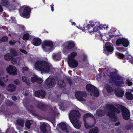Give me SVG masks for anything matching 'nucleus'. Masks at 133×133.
I'll return each mask as SVG.
<instances>
[{
  "mask_svg": "<svg viewBox=\"0 0 133 133\" xmlns=\"http://www.w3.org/2000/svg\"><path fill=\"white\" fill-rule=\"evenodd\" d=\"M42 40L39 38H34L32 40V43L34 46H38L41 44Z\"/></svg>",
  "mask_w": 133,
  "mask_h": 133,
  "instance_id": "nucleus-17",
  "label": "nucleus"
},
{
  "mask_svg": "<svg viewBox=\"0 0 133 133\" xmlns=\"http://www.w3.org/2000/svg\"><path fill=\"white\" fill-rule=\"evenodd\" d=\"M9 3V2L8 0H1L0 2V4L3 6H5L6 8Z\"/></svg>",
  "mask_w": 133,
  "mask_h": 133,
  "instance_id": "nucleus-28",
  "label": "nucleus"
},
{
  "mask_svg": "<svg viewBox=\"0 0 133 133\" xmlns=\"http://www.w3.org/2000/svg\"><path fill=\"white\" fill-rule=\"evenodd\" d=\"M115 54L118 58L123 60L125 59V55H124L118 52L116 53Z\"/></svg>",
  "mask_w": 133,
  "mask_h": 133,
  "instance_id": "nucleus-29",
  "label": "nucleus"
},
{
  "mask_svg": "<svg viewBox=\"0 0 133 133\" xmlns=\"http://www.w3.org/2000/svg\"><path fill=\"white\" fill-rule=\"evenodd\" d=\"M10 61L11 62L12 64H16L17 62V59L13 56L12 57V58Z\"/></svg>",
  "mask_w": 133,
  "mask_h": 133,
  "instance_id": "nucleus-44",
  "label": "nucleus"
},
{
  "mask_svg": "<svg viewBox=\"0 0 133 133\" xmlns=\"http://www.w3.org/2000/svg\"><path fill=\"white\" fill-rule=\"evenodd\" d=\"M84 122V125L85 127L87 129H89L90 128L88 124L86 122V119H85V121H83Z\"/></svg>",
  "mask_w": 133,
  "mask_h": 133,
  "instance_id": "nucleus-49",
  "label": "nucleus"
},
{
  "mask_svg": "<svg viewBox=\"0 0 133 133\" xmlns=\"http://www.w3.org/2000/svg\"><path fill=\"white\" fill-rule=\"evenodd\" d=\"M131 128V126L130 125H127L125 127V129L128 130H129Z\"/></svg>",
  "mask_w": 133,
  "mask_h": 133,
  "instance_id": "nucleus-55",
  "label": "nucleus"
},
{
  "mask_svg": "<svg viewBox=\"0 0 133 133\" xmlns=\"http://www.w3.org/2000/svg\"><path fill=\"white\" fill-rule=\"evenodd\" d=\"M65 83L63 81H58V87L61 88H64L65 86Z\"/></svg>",
  "mask_w": 133,
  "mask_h": 133,
  "instance_id": "nucleus-37",
  "label": "nucleus"
},
{
  "mask_svg": "<svg viewBox=\"0 0 133 133\" xmlns=\"http://www.w3.org/2000/svg\"><path fill=\"white\" fill-rule=\"evenodd\" d=\"M45 83L48 87L51 88L55 87V81L53 78H48L46 80Z\"/></svg>",
  "mask_w": 133,
  "mask_h": 133,
  "instance_id": "nucleus-14",
  "label": "nucleus"
},
{
  "mask_svg": "<svg viewBox=\"0 0 133 133\" xmlns=\"http://www.w3.org/2000/svg\"><path fill=\"white\" fill-rule=\"evenodd\" d=\"M16 88V86L12 84H9L6 87L7 90L10 92H13L15 91Z\"/></svg>",
  "mask_w": 133,
  "mask_h": 133,
  "instance_id": "nucleus-22",
  "label": "nucleus"
},
{
  "mask_svg": "<svg viewBox=\"0 0 133 133\" xmlns=\"http://www.w3.org/2000/svg\"><path fill=\"white\" fill-rule=\"evenodd\" d=\"M83 60L84 62L87 61L88 60L87 59V56L85 54L83 55Z\"/></svg>",
  "mask_w": 133,
  "mask_h": 133,
  "instance_id": "nucleus-48",
  "label": "nucleus"
},
{
  "mask_svg": "<svg viewBox=\"0 0 133 133\" xmlns=\"http://www.w3.org/2000/svg\"><path fill=\"white\" fill-rule=\"evenodd\" d=\"M102 28H104V29H107L108 28V25H103L102 26Z\"/></svg>",
  "mask_w": 133,
  "mask_h": 133,
  "instance_id": "nucleus-56",
  "label": "nucleus"
},
{
  "mask_svg": "<svg viewBox=\"0 0 133 133\" xmlns=\"http://www.w3.org/2000/svg\"><path fill=\"white\" fill-rule=\"evenodd\" d=\"M54 5L53 4H52L51 5H50V6L51 8V10L52 11H53L54 10Z\"/></svg>",
  "mask_w": 133,
  "mask_h": 133,
  "instance_id": "nucleus-58",
  "label": "nucleus"
},
{
  "mask_svg": "<svg viewBox=\"0 0 133 133\" xmlns=\"http://www.w3.org/2000/svg\"><path fill=\"white\" fill-rule=\"evenodd\" d=\"M36 107L39 109L43 111H46L48 108V106L46 104L38 103L36 105Z\"/></svg>",
  "mask_w": 133,
  "mask_h": 133,
  "instance_id": "nucleus-20",
  "label": "nucleus"
},
{
  "mask_svg": "<svg viewBox=\"0 0 133 133\" xmlns=\"http://www.w3.org/2000/svg\"><path fill=\"white\" fill-rule=\"evenodd\" d=\"M20 15L23 17L28 18L30 16L31 10L30 7L26 6L25 8L22 6L19 9Z\"/></svg>",
  "mask_w": 133,
  "mask_h": 133,
  "instance_id": "nucleus-6",
  "label": "nucleus"
},
{
  "mask_svg": "<svg viewBox=\"0 0 133 133\" xmlns=\"http://www.w3.org/2000/svg\"><path fill=\"white\" fill-rule=\"evenodd\" d=\"M87 95L85 93H83L81 91H78L75 93V96L76 98L79 101H83L84 100V97Z\"/></svg>",
  "mask_w": 133,
  "mask_h": 133,
  "instance_id": "nucleus-13",
  "label": "nucleus"
},
{
  "mask_svg": "<svg viewBox=\"0 0 133 133\" xmlns=\"http://www.w3.org/2000/svg\"><path fill=\"white\" fill-rule=\"evenodd\" d=\"M28 111L30 114L34 116H37V115L36 114V112L33 110L28 109Z\"/></svg>",
  "mask_w": 133,
  "mask_h": 133,
  "instance_id": "nucleus-42",
  "label": "nucleus"
},
{
  "mask_svg": "<svg viewBox=\"0 0 133 133\" xmlns=\"http://www.w3.org/2000/svg\"><path fill=\"white\" fill-rule=\"evenodd\" d=\"M58 126L64 132L67 133L69 132V131L68 130L67 126L65 123L63 122L59 123L58 124Z\"/></svg>",
  "mask_w": 133,
  "mask_h": 133,
  "instance_id": "nucleus-21",
  "label": "nucleus"
},
{
  "mask_svg": "<svg viewBox=\"0 0 133 133\" xmlns=\"http://www.w3.org/2000/svg\"><path fill=\"white\" fill-rule=\"evenodd\" d=\"M68 63L69 66L72 68L76 67L78 64L77 61L75 59L68 58Z\"/></svg>",
  "mask_w": 133,
  "mask_h": 133,
  "instance_id": "nucleus-15",
  "label": "nucleus"
},
{
  "mask_svg": "<svg viewBox=\"0 0 133 133\" xmlns=\"http://www.w3.org/2000/svg\"><path fill=\"white\" fill-rule=\"evenodd\" d=\"M31 124L30 123V121L28 120L26 121L25 124V126L28 129L30 128V126Z\"/></svg>",
  "mask_w": 133,
  "mask_h": 133,
  "instance_id": "nucleus-41",
  "label": "nucleus"
},
{
  "mask_svg": "<svg viewBox=\"0 0 133 133\" xmlns=\"http://www.w3.org/2000/svg\"><path fill=\"white\" fill-rule=\"evenodd\" d=\"M20 52L24 54H27L28 53L27 52L23 49H20Z\"/></svg>",
  "mask_w": 133,
  "mask_h": 133,
  "instance_id": "nucleus-52",
  "label": "nucleus"
},
{
  "mask_svg": "<svg viewBox=\"0 0 133 133\" xmlns=\"http://www.w3.org/2000/svg\"><path fill=\"white\" fill-rule=\"evenodd\" d=\"M22 79L23 81L25 82L28 85H30V84L29 83V81L26 77L23 76L22 77Z\"/></svg>",
  "mask_w": 133,
  "mask_h": 133,
  "instance_id": "nucleus-34",
  "label": "nucleus"
},
{
  "mask_svg": "<svg viewBox=\"0 0 133 133\" xmlns=\"http://www.w3.org/2000/svg\"><path fill=\"white\" fill-rule=\"evenodd\" d=\"M15 43V42L14 40H11L9 41V44L10 45H14Z\"/></svg>",
  "mask_w": 133,
  "mask_h": 133,
  "instance_id": "nucleus-50",
  "label": "nucleus"
},
{
  "mask_svg": "<svg viewBox=\"0 0 133 133\" xmlns=\"http://www.w3.org/2000/svg\"><path fill=\"white\" fill-rule=\"evenodd\" d=\"M96 114L97 115L99 116H102L104 115V112L102 110H98L97 111Z\"/></svg>",
  "mask_w": 133,
  "mask_h": 133,
  "instance_id": "nucleus-36",
  "label": "nucleus"
},
{
  "mask_svg": "<svg viewBox=\"0 0 133 133\" xmlns=\"http://www.w3.org/2000/svg\"><path fill=\"white\" fill-rule=\"evenodd\" d=\"M120 108L123 118L125 120H128L130 117L129 111L128 109L123 106L120 105Z\"/></svg>",
  "mask_w": 133,
  "mask_h": 133,
  "instance_id": "nucleus-9",
  "label": "nucleus"
},
{
  "mask_svg": "<svg viewBox=\"0 0 133 133\" xmlns=\"http://www.w3.org/2000/svg\"><path fill=\"white\" fill-rule=\"evenodd\" d=\"M10 52L11 54L14 56H16L17 55V53L15 50L14 49H11L10 50Z\"/></svg>",
  "mask_w": 133,
  "mask_h": 133,
  "instance_id": "nucleus-39",
  "label": "nucleus"
},
{
  "mask_svg": "<svg viewBox=\"0 0 133 133\" xmlns=\"http://www.w3.org/2000/svg\"><path fill=\"white\" fill-rule=\"evenodd\" d=\"M132 58V57L130 55H128L127 57H126V56L125 55V59H126L127 60H129H129L131 58Z\"/></svg>",
  "mask_w": 133,
  "mask_h": 133,
  "instance_id": "nucleus-51",
  "label": "nucleus"
},
{
  "mask_svg": "<svg viewBox=\"0 0 133 133\" xmlns=\"http://www.w3.org/2000/svg\"><path fill=\"white\" fill-rule=\"evenodd\" d=\"M7 72L9 74L13 75H16L17 74V71L16 68L14 66L9 65L6 69Z\"/></svg>",
  "mask_w": 133,
  "mask_h": 133,
  "instance_id": "nucleus-12",
  "label": "nucleus"
},
{
  "mask_svg": "<svg viewBox=\"0 0 133 133\" xmlns=\"http://www.w3.org/2000/svg\"><path fill=\"white\" fill-rule=\"evenodd\" d=\"M99 130L97 127H95L94 128H92L90 130L89 133H98Z\"/></svg>",
  "mask_w": 133,
  "mask_h": 133,
  "instance_id": "nucleus-31",
  "label": "nucleus"
},
{
  "mask_svg": "<svg viewBox=\"0 0 133 133\" xmlns=\"http://www.w3.org/2000/svg\"><path fill=\"white\" fill-rule=\"evenodd\" d=\"M64 46V47L63 49V50L64 49L66 50L71 49L75 47V44L73 41H70L68 42V44L67 45ZM63 51L64 50H63Z\"/></svg>",
  "mask_w": 133,
  "mask_h": 133,
  "instance_id": "nucleus-18",
  "label": "nucleus"
},
{
  "mask_svg": "<svg viewBox=\"0 0 133 133\" xmlns=\"http://www.w3.org/2000/svg\"><path fill=\"white\" fill-rule=\"evenodd\" d=\"M46 95V93L45 91L42 90H39L36 91L35 92V96L38 97L43 98Z\"/></svg>",
  "mask_w": 133,
  "mask_h": 133,
  "instance_id": "nucleus-16",
  "label": "nucleus"
},
{
  "mask_svg": "<svg viewBox=\"0 0 133 133\" xmlns=\"http://www.w3.org/2000/svg\"><path fill=\"white\" fill-rule=\"evenodd\" d=\"M38 84H40L43 82V80L40 77H38L37 80L36 82Z\"/></svg>",
  "mask_w": 133,
  "mask_h": 133,
  "instance_id": "nucleus-46",
  "label": "nucleus"
},
{
  "mask_svg": "<svg viewBox=\"0 0 133 133\" xmlns=\"http://www.w3.org/2000/svg\"><path fill=\"white\" fill-rule=\"evenodd\" d=\"M13 102L11 101H8L7 103L8 105L9 106H11L13 105Z\"/></svg>",
  "mask_w": 133,
  "mask_h": 133,
  "instance_id": "nucleus-54",
  "label": "nucleus"
},
{
  "mask_svg": "<svg viewBox=\"0 0 133 133\" xmlns=\"http://www.w3.org/2000/svg\"><path fill=\"white\" fill-rule=\"evenodd\" d=\"M90 24H85L83 25V27L82 30L83 31H84L85 30H88L90 33H91L93 32H96L98 31V28L100 26V25L99 24L98 25L95 26L94 27V26H95V24L92 22H90Z\"/></svg>",
  "mask_w": 133,
  "mask_h": 133,
  "instance_id": "nucleus-5",
  "label": "nucleus"
},
{
  "mask_svg": "<svg viewBox=\"0 0 133 133\" xmlns=\"http://www.w3.org/2000/svg\"><path fill=\"white\" fill-rule=\"evenodd\" d=\"M86 88L87 91L92 93L90 94L92 95L93 94L95 97H98L99 95V93L97 88L91 84H87L86 86Z\"/></svg>",
  "mask_w": 133,
  "mask_h": 133,
  "instance_id": "nucleus-7",
  "label": "nucleus"
},
{
  "mask_svg": "<svg viewBox=\"0 0 133 133\" xmlns=\"http://www.w3.org/2000/svg\"><path fill=\"white\" fill-rule=\"evenodd\" d=\"M48 127L47 125L45 123L43 124L40 127V130L43 133H48L46 128Z\"/></svg>",
  "mask_w": 133,
  "mask_h": 133,
  "instance_id": "nucleus-25",
  "label": "nucleus"
},
{
  "mask_svg": "<svg viewBox=\"0 0 133 133\" xmlns=\"http://www.w3.org/2000/svg\"><path fill=\"white\" fill-rule=\"evenodd\" d=\"M29 34L28 33H26L23 35V39L24 41H26L29 39Z\"/></svg>",
  "mask_w": 133,
  "mask_h": 133,
  "instance_id": "nucleus-38",
  "label": "nucleus"
},
{
  "mask_svg": "<svg viewBox=\"0 0 133 133\" xmlns=\"http://www.w3.org/2000/svg\"><path fill=\"white\" fill-rule=\"evenodd\" d=\"M42 46L43 49L45 52H49L53 48V44L52 41L46 40L43 42Z\"/></svg>",
  "mask_w": 133,
  "mask_h": 133,
  "instance_id": "nucleus-8",
  "label": "nucleus"
},
{
  "mask_svg": "<svg viewBox=\"0 0 133 133\" xmlns=\"http://www.w3.org/2000/svg\"><path fill=\"white\" fill-rule=\"evenodd\" d=\"M106 89L107 92L109 93H110L112 91V87L109 85L108 86Z\"/></svg>",
  "mask_w": 133,
  "mask_h": 133,
  "instance_id": "nucleus-45",
  "label": "nucleus"
},
{
  "mask_svg": "<svg viewBox=\"0 0 133 133\" xmlns=\"http://www.w3.org/2000/svg\"><path fill=\"white\" fill-rule=\"evenodd\" d=\"M54 59L56 61H58L61 59V56L60 53H58L54 55L53 56Z\"/></svg>",
  "mask_w": 133,
  "mask_h": 133,
  "instance_id": "nucleus-30",
  "label": "nucleus"
},
{
  "mask_svg": "<svg viewBox=\"0 0 133 133\" xmlns=\"http://www.w3.org/2000/svg\"><path fill=\"white\" fill-rule=\"evenodd\" d=\"M129 62L133 64V57L131 58L129 60Z\"/></svg>",
  "mask_w": 133,
  "mask_h": 133,
  "instance_id": "nucleus-61",
  "label": "nucleus"
},
{
  "mask_svg": "<svg viewBox=\"0 0 133 133\" xmlns=\"http://www.w3.org/2000/svg\"><path fill=\"white\" fill-rule=\"evenodd\" d=\"M14 83L16 85H19L20 83L18 79H16L14 81Z\"/></svg>",
  "mask_w": 133,
  "mask_h": 133,
  "instance_id": "nucleus-53",
  "label": "nucleus"
},
{
  "mask_svg": "<svg viewBox=\"0 0 133 133\" xmlns=\"http://www.w3.org/2000/svg\"><path fill=\"white\" fill-rule=\"evenodd\" d=\"M81 116V114L77 110H72L69 114V118L70 121L74 126L76 129H79L81 125L79 124V119Z\"/></svg>",
  "mask_w": 133,
  "mask_h": 133,
  "instance_id": "nucleus-1",
  "label": "nucleus"
},
{
  "mask_svg": "<svg viewBox=\"0 0 133 133\" xmlns=\"http://www.w3.org/2000/svg\"><path fill=\"white\" fill-rule=\"evenodd\" d=\"M126 83L129 86H130L132 84V82L128 79L126 80Z\"/></svg>",
  "mask_w": 133,
  "mask_h": 133,
  "instance_id": "nucleus-47",
  "label": "nucleus"
},
{
  "mask_svg": "<svg viewBox=\"0 0 133 133\" xmlns=\"http://www.w3.org/2000/svg\"><path fill=\"white\" fill-rule=\"evenodd\" d=\"M119 50L121 51H124L125 50V49L123 47L119 48Z\"/></svg>",
  "mask_w": 133,
  "mask_h": 133,
  "instance_id": "nucleus-60",
  "label": "nucleus"
},
{
  "mask_svg": "<svg viewBox=\"0 0 133 133\" xmlns=\"http://www.w3.org/2000/svg\"><path fill=\"white\" fill-rule=\"evenodd\" d=\"M11 98H12V99L14 101H15L16 100H17L16 97L15 96V95L12 96Z\"/></svg>",
  "mask_w": 133,
  "mask_h": 133,
  "instance_id": "nucleus-57",
  "label": "nucleus"
},
{
  "mask_svg": "<svg viewBox=\"0 0 133 133\" xmlns=\"http://www.w3.org/2000/svg\"><path fill=\"white\" fill-rule=\"evenodd\" d=\"M90 117L94 119L95 121H96V119L93 115L90 113H88L85 114L83 116V121H85L86 118L88 117Z\"/></svg>",
  "mask_w": 133,
  "mask_h": 133,
  "instance_id": "nucleus-26",
  "label": "nucleus"
},
{
  "mask_svg": "<svg viewBox=\"0 0 133 133\" xmlns=\"http://www.w3.org/2000/svg\"><path fill=\"white\" fill-rule=\"evenodd\" d=\"M37 76L32 77L31 78V80L32 83H34L36 82L37 80Z\"/></svg>",
  "mask_w": 133,
  "mask_h": 133,
  "instance_id": "nucleus-43",
  "label": "nucleus"
},
{
  "mask_svg": "<svg viewBox=\"0 0 133 133\" xmlns=\"http://www.w3.org/2000/svg\"><path fill=\"white\" fill-rule=\"evenodd\" d=\"M8 76L6 75L5 77H2L0 76V85L2 86H3L4 85V82L6 83L8 81Z\"/></svg>",
  "mask_w": 133,
  "mask_h": 133,
  "instance_id": "nucleus-23",
  "label": "nucleus"
},
{
  "mask_svg": "<svg viewBox=\"0 0 133 133\" xmlns=\"http://www.w3.org/2000/svg\"><path fill=\"white\" fill-rule=\"evenodd\" d=\"M8 37L6 36H4L0 39V43H2L3 42H5L8 41Z\"/></svg>",
  "mask_w": 133,
  "mask_h": 133,
  "instance_id": "nucleus-35",
  "label": "nucleus"
},
{
  "mask_svg": "<svg viewBox=\"0 0 133 133\" xmlns=\"http://www.w3.org/2000/svg\"><path fill=\"white\" fill-rule=\"evenodd\" d=\"M22 69L24 71H26L28 70V68L26 67H24L22 68Z\"/></svg>",
  "mask_w": 133,
  "mask_h": 133,
  "instance_id": "nucleus-59",
  "label": "nucleus"
},
{
  "mask_svg": "<svg viewBox=\"0 0 133 133\" xmlns=\"http://www.w3.org/2000/svg\"><path fill=\"white\" fill-rule=\"evenodd\" d=\"M129 43L127 39L123 38L118 39L116 41V44L117 46L122 44L123 46L126 48L128 46Z\"/></svg>",
  "mask_w": 133,
  "mask_h": 133,
  "instance_id": "nucleus-10",
  "label": "nucleus"
},
{
  "mask_svg": "<svg viewBox=\"0 0 133 133\" xmlns=\"http://www.w3.org/2000/svg\"><path fill=\"white\" fill-rule=\"evenodd\" d=\"M106 107L108 110L107 116L110 118H114V121H116L117 120V117L115 116V114L116 112L118 114L120 113L121 112L120 110L112 104H107L106 105Z\"/></svg>",
  "mask_w": 133,
  "mask_h": 133,
  "instance_id": "nucleus-4",
  "label": "nucleus"
},
{
  "mask_svg": "<svg viewBox=\"0 0 133 133\" xmlns=\"http://www.w3.org/2000/svg\"><path fill=\"white\" fill-rule=\"evenodd\" d=\"M76 52H74L71 53L68 57V58L75 59V57L77 55Z\"/></svg>",
  "mask_w": 133,
  "mask_h": 133,
  "instance_id": "nucleus-32",
  "label": "nucleus"
},
{
  "mask_svg": "<svg viewBox=\"0 0 133 133\" xmlns=\"http://www.w3.org/2000/svg\"><path fill=\"white\" fill-rule=\"evenodd\" d=\"M126 98L128 99L131 100L133 99L132 94L129 92H127L125 93Z\"/></svg>",
  "mask_w": 133,
  "mask_h": 133,
  "instance_id": "nucleus-27",
  "label": "nucleus"
},
{
  "mask_svg": "<svg viewBox=\"0 0 133 133\" xmlns=\"http://www.w3.org/2000/svg\"><path fill=\"white\" fill-rule=\"evenodd\" d=\"M120 124V122H119L118 121L115 123V125L116 126H118Z\"/></svg>",
  "mask_w": 133,
  "mask_h": 133,
  "instance_id": "nucleus-62",
  "label": "nucleus"
},
{
  "mask_svg": "<svg viewBox=\"0 0 133 133\" xmlns=\"http://www.w3.org/2000/svg\"><path fill=\"white\" fill-rule=\"evenodd\" d=\"M114 93L117 96L122 97L124 95V91L121 88H118L115 91Z\"/></svg>",
  "mask_w": 133,
  "mask_h": 133,
  "instance_id": "nucleus-19",
  "label": "nucleus"
},
{
  "mask_svg": "<svg viewBox=\"0 0 133 133\" xmlns=\"http://www.w3.org/2000/svg\"><path fill=\"white\" fill-rule=\"evenodd\" d=\"M7 6L6 8H8L10 11L14 10L16 9V7L13 5L12 4L10 3H9Z\"/></svg>",
  "mask_w": 133,
  "mask_h": 133,
  "instance_id": "nucleus-33",
  "label": "nucleus"
},
{
  "mask_svg": "<svg viewBox=\"0 0 133 133\" xmlns=\"http://www.w3.org/2000/svg\"><path fill=\"white\" fill-rule=\"evenodd\" d=\"M36 69L41 72L48 73L50 70L49 63L44 60H38L35 63Z\"/></svg>",
  "mask_w": 133,
  "mask_h": 133,
  "instance_id": "nucleus-2",
  "label": "nucleus"
},
{
  "mask_svg": "<svg viewBox=\"0 0 133 133\" xmlns=\"http://www.w3.org/2000/svg\"><path fill=\"white\" fill-rule=\"evenodd\" d=\"M72 25H76V23H75V22H72Z\"/></svg>",
  "mask_w": 133,
  "mask_h": 133,
  "instance_id": "nucleus-64",
  "label": "nucleus"
},
{
  "mask_svg": "<svg viewBox=\"0 0 133 133\" xmlns=\"http://www.w3.org/2000/svg\"><path fill=\"white\" fill-rule=\"evenodd\" d=\"M3 11V8L2 6L0 5V12H2Z\"/></svg>",
  "mask_w": 133,
  "mask_h": 133,
  "instance_id": "nucleus-63",
  "label": "nucleus"
},
{
  "mask_svg": "<svg viewBox=\"0 0 133 133\" xmlns=\"http://www.w3.org/2000/svg\"><path fill=\"white\" fill-rule=\"evenodd\" d=\"M105 49H104V52L106 53L107 52L109 54H112L114 50V47L113 45L109 42H107L105 44Z\"/></svg>",
  "mask_w": 133,
  "mask_h": 133,
  "instance_id": "nucleus-11",
  "label": "nucleus"
},
{
  "mask_svg": "<svg viewBox=\"0 0 133 133\" xmlns=\"http://www.w3.org/2000/svg\"><path fill=\"white\" fill-rule=\"evenodd\" d=\"M13 56L11 54L8 53L5 54L4 56L5 59L7 61H9L12 58Z\"/></svg>",
  "mask_w": 133,
  "mask_h": 133,
  "instance_id": "nucleus-24",
  "label": "nucleus"
},
{
  "mask_svg": "<svg viewBox=\"0 0 133 133\" xmlns=\"http://www.w3.org/2000/svg\"><path fill=\"white\" fill-rule=\"evenodd\" d=\"M109 76L110 77L112 81L114 82L115 85L117 87H124L125 86L124 79L123 77H122L119 75H117L116 72H110Z\"/></svg>",
  "mask_w": 133,
  "mask_h": 133,
  "instance_id": "nucleus-3",
  "label": "nucleus"
},
{
  "mask_svg": "<svg viewBox=\"0 0 133 133\" xmlns=\"http://www.w3.org/2000/svg\"><path fill=\"white\" fill-rule=\"evenodd\" d=\"M17 123L19 126H21L22 127L23 126L24 122L21 119L17 120Z\"/></svg>",
  "mask_w": 133,
  "mask_h": 133,
  "instance_id": "nucleus-40",
  "label": "nucleus"
}]
</instances>
